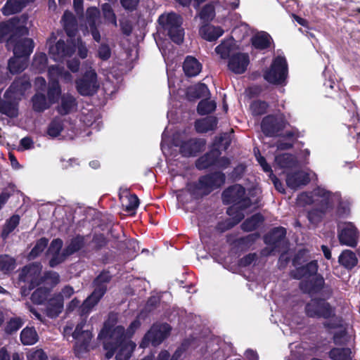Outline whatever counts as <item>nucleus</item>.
Here are the masks:
<instances>
[{"label": "nucleus", "mask_w": 360, "mask_h": 360, "mask_svg": "<svg viewBox=\"0 0 360 360\" xmlns=\"http://www.w3.org/2000/svg\"><path fill=\"white\" fill-rule=\"evenodd\" d=\"M171 327L167 323L153 324L143 337L140 347L145 348L151 343L153 346L159 345L169 334Z\"/></svg>", "instance_id": "16"}, {"label": "nucleus", "mask_w": 360, "mask_h": 360, "mask_svg": "<svg viewBox=\"0 0 360 360\" xmlns=\"http://www.w3.org/2000/svg\"><path fill=\"white\" fill-rule=\"evenodd\" d=\"M41 267L38 264H30L22 269L19 274V282L30 283L29 288L25 285L21 286L20 293L22 296H27L30 291L34 288Z\"/></svg>", "instance_id": "18"}, {"label": "nucleus", "mask_w": 360, "mask_h": 360, "mask_svg": "<svg viewBox=\"0 0 360 360\" xmlns=\"http://www.w3.org/2000/svg\"><path fill=\"white\" fill-rule=\"evenodd\" d=\"M338 238L340 245L354 248L357 245L359 233L350 221H340L337 225Z\"/></svg>", "instance_id": "14"}, {"label": "nucleus", "mask_w": 360, "mask_h": 360, "mask_svg": "<svg viewBox=\"0 0 360 360\" xmlns=\"http://www.w3.org/2000/svg\"><path fill=\"white\" fill-rule=\"evenodd\" d=\"M48 58L44 53H36L32 63V68L37 72H44L47 66Z\"/></svg>", "instance_id": "50"}, {"label": "nucleus", "mask_w": 360, "mask_h": 360, "mask_svg": "<svg viewBox=\"0 0 360 360\" xmlns=\"http://www.w3.org/2000/svg\"><path fill=\"white\" fill-rule=\"evenodd\" d=\"M48 76L49 79H61L65 83L72 82L73 77L72 75L65 70L63 67L58 65H51L48 69Z\"/></svg>", "instance_id": "31"}, {"label": "nucleus", "mask_w": 360, "mask_h": 360, "mask_svg": "<svg viewBox=\"0 0 360 360\" xmlns=\"http://www.w3.org/2000/svg\"><path fill=\"white\" fill-rule=\"evenodd\" d=\"M23 35H11L8 45L13 46V54L17 57L28 58L32 53L34 44L32 39L21 38Z\"/></svg>", "instance_id": "19"}, {"label": "nucleus", "mask_w": 360, "mask_h": 360, "mask_svg": "<svg viewBox=\"0 0 360 360\" xmlns=\"http://www.w3.org/2000/svg\"><path fill=\"white\" fill-rule=\"evenodd\" d=\"M269 104L266 101L257 100L250 105V110L254 116H259L266 112Z\"/></svg>", "instance_id": "56"}, {"label": "nucleus", "mask_w": 360, "mask_h": 360, "mask_svg": "<svg viewBox=\"0 0 360 360\" xmlns=\"http://www.w3.org/2000/svg\"><path fill=\"white\" fill-rule=\"evenodd\" d=\"M59 32H53L47 40L49 53L55 61H63L71 57L75 52V45L70 40L65 41L60 38L58 39Z\"/></svg>", "instance_id": "7"}, {"label": "nucleus", "mask_w": 360, "mask_h": 360, "mask_svg": "<svg viewBox=\"0 0 360 360\" xmlns=\"http://www.w3.org/2000/svg\"><path fill=\"white\" fill-rule=\"evenodd\" d=\"M90 239L88 236L76 235L71 238L65 247V254L70 256L77 252L89 251Z\"/></svg>", "instance_id": "22"}, {"label": "nucleus", "mask_w": 360, "mask_h": 360, "mask_svg": "<svg viewBox=\"0 0 360 360\" xmlns=\"http://www.w3.org/2000/svg\"><path fill=\"white\" fill-rule=\"evenodd\" d=\"M180 134L174 135L172 141H169V136L167 133V129L162 134L161 149L164 155L170 160L173 155V148H179L180 153L183 156L191 157L195 156L200 153L205 145V141L202 139H190L187 141H183L179 139Z\"/></svg>", "instance_id": "2"}, {"label": "nucleus", "mask_w": 360, "mask_h": 360, "mask_svg": "<svg viewBox=\"0 0 360 360\" xmlns=\"http://www.w3.org/2000/svg\"><path fill=\"white\" fill-rule=\"evenodd\" d=\"M323 326L326 333L332 335L331 340L334 345L338 346L347 345L351 340L347 326L343 323L341 317L337 316L333 319L325 321Z\"/></svg>", "instance_id": "8"}, {"label": "nucleus", "mask_w": 360, "mask_h": 360, "mask_svg": "<svg viewBox=\"0 0 360 360\" xmlns=\"http://www.w3.org/2000/svg\"><path fill=\"white\" fill-rule=\"evenodd\" d=\"M184 73L188 77H195L202 70L201 63L193 56H187L183 64Z\"/></svg>", "instance_id": "34"}, {"label": "nucleus", "mask_w": 360, "mask_h": 360, "mask_svg": "<svg viewBox=\"0 0 360 360\" xmlns=\"http://www.w3.org/2000/svg\"><path fill=\"white\" fill-rule=\"evenodd\" d=\"M27 360H48V356L41 349H32L27 354Z\"/></svg>", "instance_id": "64"}, {"label": "nucleus", "mask_w": 360, "mask_h": 360, "mask_svg": "<svg viewBox=\"0 0 360 360\" xmlns=\"http://www.w3.org/2000/svg\"><path fill=\"white\" fill-rule=\"evenodd\" d=\"M285 120L282 114L267 115L263 118L261 128L263 133L268 136H274L285 127Z\"/></svg>", "instance_id": "20"}, {"label": "nucleus", "mask_w": 360, "mask_h": 360, "mask_svg": "<svg viewBox=\"0 0 360 360\" xmlns=\"http://www.w3.org/2000/svg\"><path fill=\"white\" fill-rule=\"evenodd\" d=\"M31 84L27 76L15 79L6 91V96H11L20 100L25 93L30 89Z\"/></svg>", "instance_id": "23"}, {"label": "nucleus", "mask_w": 360, "mask_h": 360, "mask_svg": "<svg viewBox=\"0 0 360 360\" xmlns=\"http://www.w3.org/2000/svg\"><path fill=\"white\" fill-rule=\"evenodd\" d=\"M24 7L21 0H8L2 8V13L5 15H10L21 11Z\"/></svg>", "instance_id": "47"}, {"label": "nucleus", "mask_w": 360, "mask_h": 360, "mask_svg": "<svg viewBox=\"0 0 360 360\" xmlns=\"http://www.w3.org/2000/svg\"><path fill=\"white\" fill-rule=\"evenodd\" d=\"M63 309V301L61 296L54 295L47 304L46 314L50 318H55L59 315Z\"/></svg>", "instance_id": "35"}, {"label": "nucleus", "mask_w": 360, "mask_h": 360, "mask_svg": "<svg viewBox=\"0 0 360 360\" xmlns=\"http://www.w3.org/2000/svg\"><path fill=\"white\" fill-rule=\"evenodd\" d=\"M216 13H219L217 11V5L214 3L213 4H209L205 5L201 10L199 15L200 19L208 22L214 18Z\"/></svg>", "instance_id": "53"}, {"label": "nucleus", "mask_w": 360, "mask_h": 360, "mask_svg": "<svg viewBox=\"0 0 360 360\" xmlns=\"http://www.w3.org/2000/svg\"><path fill=\"white\" fill-rule=\"evenodd\" d=\"M76 105V100L70 94L63 95L61 98V103L58 108V111L63 115L69 114L75 108Z\"/></svg>", "instance_id": "43"}, {"label": "nucleus", "mask_w": 360, "mask_h": 360, "mask_svg": "<svg viewBox=\"0 0 360 360\" xmlns=\"http://www.w3.org/2000/svg\"><path fill=\"white\" fill-rule=\"evenodd\" d=\"M214 3L217 5V11L218 13L224 12L221 14V16H224L230 9L238 8L239 0H217Z\"/></svg>", "instance_id": "48"}, {"label": "nucleus", "mask_w": 360, "mask_h": 360, "mask_svg": "<svg viewBox=\"0 0 360 360\" xmlns=\"http://www.w3.org/2000/svg\"><path fill=\"white\" fill-rule=\"evenodd\" d=\"M328 357L331 360H352L353 354L349 347H335L328 352Z\"/></svg>", "instance_id": "40"}, {"label": "nucleus", "mask_w": 360, "mask_h": 360, "mask_svg": "<svg viewBox=\"0 0 360 360\" xmlns=\"http://www.w3.org/2000/svg\"><path fill=\"white\" fill-rule=\"evenodd\" d=\"M298 161L295 156L290 153H283L275 156L274 167L275 170H281L283 173H289L297 168Z\"/></svg>", "instance_id": "24"}, {"label": "nucleus", "mask_w": 360, "mask_h": 360, "mask_svg": "<svg viewBox=\"0 0 360 360\" xmlns=\"http://www.w3.org/2000/svg\"><path fill=\"white\" fill-rule=\"evenodd\" d=\"M102 11L105 19L109 22L112 24L114 26H117L116 16L111 8V6L108 4H104L102 6Z\"/></svg>", "instance_id": "62"}, {"label": "nucleus", "mask_w": 360, "mask_h": 360, "mask_svg": "<svg viewBox=\"0 0 360 360\" xmlns=\"http://www.w3.org/2000/svg\"><path fill=\"white\" fill-rule=\"evenodd\" d=\"M332 195H338V198L331 200V208L337 203L336 214L340 218L347 217L350 214L349 202L347 200H342L339 193H332Z\"/></svg>", "instance_id": "37"}, {"label": "nucleus", "mask_w": 360, "mask_h": 360, "mask_svg": "<svg viewBox=\"0 0 360 360\" xmlns=\"http://www.w3.org/2000/svg\"><path fill=\"white\" fill-rule=\"evenodd\" d=\"M49 243V240L46 238H41L39 240H38L33 248L32 249L31 252L29 255L30 259H34L37 257L40 253H41L45 248L47 247Z\"/></svg>", "instance_id": "58"}, {"label": "nucleus", "mask_w": 360, "mask_h": 360, "mask_svg": "<svg viewBox=\"0 0 360 360\" xmlns=\"http://www.w3.org/2000/svg\"><path fill=\"white\" fill-rule=\"evenodd\" d=\"M81 120L86 126L96 131H99L103 125L100 114L97 110H91L86 114H83Z\"/></svg>", "instance_id": "36"}, {"label": "nucleus", "mask_w": 360, "mask_h": 360, "mask_svg": "<svg viewBox=\"0 0 360 360\" xmlns=\"http://www.w3.org/2000/svg\"><path fill=\"white\" fill-rule=\"evenodd\" d=\"M224 31L219 26L206 24L200 27L199 34L206 41H214L223 35Z\"/></svg>", "instance_id": "29"}, {"label": "nucleus", "mask_w": 360, "mask_h": 360, "mask_svg": "<svg viewBox=\"0 0 360 360\" xmlns=\"http://www.w3.org/2000/svg\"><path fill=\"white\" fill-rule=\"evenodd\" d=\"M286 184L287 186L293 190H296L298 188L307 185L309 181V175L307 172L298 170L295 172H289L286 176Z\"/></svg>", "instance_id": "25"}, {"label": "nucleus", "mask_w": 360, "mask_h": 360, "mask_svg": "<svg viewBox=\"0 0 360 360\" xmlns=\"http://www.w3.org/2000/svg\"><path fill=\"white\" fill-rule=\"evenodd\" d=\"M237 46L236 41L233 37L223 40L220 44L215 48L216 53L220 56L222 59H229L230 56L236 53Z\"/></svg>", "instance_id": "30"}, {"label": "nucleus", "mask_w": 360, "mask_h": 360, "mask_svg": "<svg viewBox=\"0 0 360 360\" xmlns=\"http://www.w3.org/2000/svg\"><path fill=\"white\" fill-rule=\"evenodd\" d=\"M100 17V11L96 7H91L86 11V21L89 26L96 25Z\"/></svg>", "instance_id": "63"}, {"label": "nucleus", "mask_w": 360, "mask_h": 360, "mask_svg": "<svg viewBox=\"0 0 360 360\" xmlns=\"http://www.w3.org/2000/svg\"><path fill=\"white\" fill-rule=\"evenodd\" d=\"M210 95L207 86L202 83L191 86L187 89V96L189 99L206 98Z\"/></svg>", "instance_id": "41"}, {"label": "nucleus", "mask_w": 360, "mask_h": 360, "mask_svg": "<svg viewBox=\"0 0 360 360\" xmlns=\"http://www.w3.org/2000/svg\"><path fill=\"white\" fill-rule=\"evenodd\" d=\"M62 21L68 35L71 37L70 28L75 25V19L73 14L70 11H65L62 17Z\"/></svg>", "instance_id": "60"}, {"label": "nucleus", "mask_w": 360, "mask_h": 360, "mask_svg": "<svg viewBox=\"0 0 360 360\" xmlns=\"http://www.w3.org/2000/svg\"><path fill=\"white\" fill-rule=\"evenodd\" d=\"M111 279L109 272H101L94 280V290L80 307L81 315L88 314L106 292L108 284Z\"/></svg>", "instance_id": "5"}, {"label": "nucleus", "mask_w": 360, "mask_h": 360, "mask_svg": "<svg viewBox=\"0 0 360 360\" xmlns=\"http://www.w3.org/2000/svg\"><path fill=\"white\" fill-rule=\"evenodd\" d=\"M23 324L22 320L19 317L12 318L7 323L5 331L8 334H11L20 329Z\"/></svg>", "instance_id": "61"}, {"label": "nucleus", "mask_w": 360, "mask_h": 360, "mask_svg": "<svg viewBox=\"0 0 360 360\" xmlns=\"http://www.w3.org/2000/svg\"><path fill=\"white\" fill-rule=\"evenodd\" d=\"M216 103L207 99L202 100L198 105V112L201 115H207L212 112L216 109Z\"/></svg>", "instance_id": "55"}, {"label": "nucleus", "mask_w": 360, "mask_h": 360, "mask_svg": "<svg viewBox=\"0 0 360 360\" xmlns=\"http://www.w3.org/2000/svg\"><path fill=\"white\" fill-rule=\"evenodd\" d=\"M61 94L59 82L57 79H49L48 89V97L50 103H55L58 101Z\"/></svg>", "instance_id": "52"}, {"label": "nucleus", "mask_w": 360, "mask_h": 360, "mask_svg": "<svg viewBox=\"0 0 360 360\" xmlns=\"http://www.w3.org/2000/svg\"><path fill=\"white\" fill-rule=\"evenodd\" d=\"M338 199V195H332V193L323 187H317L312 192V195L309 193H302L299 199L304 200L307 204L318 202L319 208L312 209L308 212V219L312 224L319 222L325 213L331 209V200Z\"/></svg>", "instance_id": "3"}, {"label": "nucleus", "mask_w": 360, "mask_h": 360, "mask_svg": "<svg viewBox=\"0 0 360 360\" xmlns=\"http://www.w3.org/2000/svg\"><path fill=\"white\" fill-rule=\"evenodd\" d=\"M112 331H110V328H108L105 324L103 328L101 330L100 333L98 334V338L101 340H105L103 342V348L105 350H106L105 353V359L109 360L111 359L114 354L116 350V346L115 345V340H112L110 338V333Z\"/></svg>", "instance_id": "28"}, {"label": "nucleus", "mask_w": 360, "mask_h": 360, "mask_svg": "<svg viewBox=\"0 0 360 360\" xmlns=\"http://www.w3.org/2000/svg\"><path fill=\"white\" fill-rule=\"evenodd\" d=\"M225 179L224 173L216 172L200 177L196 182L188 184L186 189L193 198L197 199L220 188L225 183Z\"/></svg>", "instance_id": "4"}, {"label": "nucleus", "mask_w": 360, "mask_h": 360, "mask_svg": "<svg viewBox=\"0 0 360 360\" xmlns=\"http://www.w3.org/2000/svg\"><path fill=\"white\" fill-rule=\"evenodd\" d=\"M288 75V67L285 56L278 55L270 68L264 73V78L270 84H285Z\"/></svg>", "instance_id": "9"}, {"label": "nucleus", "mask_w": 360, "mask_h": 360, "mask_svg": "<svg viewBox=\"0 0 360 360\" xmlns=\"http://www.w3.org/2000/svg\"><path fill=\"white\" fill-rule=\"evenodd\" d=\"M217 124V119L212 116L198 120L195 123V128L198 133H205L214 130Z\"/></svg>", "instance_id": "38"}, {"label": "nucleus", "mask_w": 360, "mask_h": 360, "mask_svg": "<svg viewBox=\"0 0 360 360\" xmlns=\"http://www.w3.org/2000/svg\"><path fill=\"white\" fill-rule=\"evenodd\" d=\"M220 153L219 150H212L201 156L196 161L195 165L198 169H205L212 165L217 164Z\"/></svg>", "instance_id": "33"}, {"label": "nucleus", "mask_w": 360, "mask_h": 360, "mask_svg": "<svg viewBox=\"0 0 360 360\" xmlns=\"http://www.w3.org/2000/svg\"><path fill=\"white\" fill-rule=\"evenodd\" d=\"M15 266V261L13 257L7 255L0 256V271L8 273L13 271Z\"/></svg>", "instance_id": "54"}, {"label": "nucleus", "mask_w": 360, "mask_h": 360, "mask_svg": "<svg viewBox=\"0 0 360 360\" xmlns=\"http://www.w3.org/2000/svg\"><path fill=\"white\" fill-rule=\"evenodd\" d=\"M158 22L174 43L180 44L183 41L184 30L181 26L182 18L179 15L173 12L163 13L160 15Z\"/></svg>", "instance_id": "6"}, {"label": "nucleus", "mask_w": 360, "mask_h": 360, "mask_svg": "<svg viewBox=\"0 0 360 360\" xmlns=\"http://www.w3.org/2000/svg\"><path fill=\"white\" fill-rule=\"evenodd\" d=\"M28 18L26 15H22L20 18L15 17L8 21L0 23V41L6 35H27L29 33L27 27Z\"/></svg>", "instance_id": "13"}, {"label": "nucleus", "mask_w": 360, "mask_h": 360, "mask_svg": "<svg viewBox=\"0 0 360 360\" xmlns=\"http://www.w3.org/2000/svg\"><path fill=\"white\" fill-rule=\"evenodd\" d=\"M318 271V264L316 261H311L305 266L297 268L294 274V277L297 279L308 278L316 274Z\"/></svg>", "instance_id": "39"}, {"label": "nucleus", "mask_w": 360, "mask_h": 360, "mask_svg": "<svg viewBox=\"0 0 360 360\" xmlns=\"http://www.w3.org/2000/svg\"><path fill=\"white\" fill-rule=\"evenodd\" d=\"M49 293L47 288H39L32 294L31 300L34 304H41L46 300Z\"/></svg>", "instance_id": "57"}, {"label": "nucleus", "mask_w": 360, "mask_h": 360, "mask_svg": "<svg viewBox=\"0 0 360 360\" xmlns=\"http://www.w3.org/2000/svg\"><path fill=\"white\" fill-rule=\"evenodd\" d=\"M20 340L25 345H32L38 340V335L34 328H25L20 333Z\"/></svg>", "instance_id": "46"}, {"label": "nucleus", "mask_w": 360, "mask_h": 360, "mask_svg": "<svg viewBox=\"0 0 360 360\" xmlns=\"http://www.w3.org/2000/svg\"><path fill=\"white\" fill-rule=\"evenodd\" d=\"M110 338L115 340L116 350V360H129L135 349L136 345L126 337L124 328L118 326L110 333Z\"/></svg>", "instance_id": "10"}, {"label": "nucleus", "mask_w": 360, "mask_h": 360, "mask_svg": "<svg viewBox=\"0 0 360 360\" xmlns=\"http://www.w3.org/2000/svg\"><path fill=\"white\" fill-rule=\"evenodd\" d=\"M122 203L126 210L130 212L135 210L139 207V200L136 195H129L125 198H122Z\"/></svg>", "instance_id": "59"}, {"label": "nucleus", "mask_w": 360, "mask_h": 360, "mask_svg": "<svg viewBox=\"0 0 360 360\" xmlns=\"http://www.w3.org/2000/svg\"><path fill=\"white\" fill-rule=\"evenodd\" d=\"M72 336L75 340V354L77 357L81 358L87 352L88 347L92 338L89 327L86 325V320H82L77 325L74 332L72 333Z\"/></svg>", "instance_id": "11"}, {"label": "nucleus", "mask_w": 360, "mask_h": 360, "mask_svg": "<svg viewBox=\"0 0 360 360\" xmlns=\"http://www.w3.org/2000/svg\"><path fill=\"white\" fill-rule=\"evenodd\" d=\"M305 312L309 317L323 319L326 321L337 317L335 307L323 299H312L306 304Z\"/></svg>", "instance_id": "12"}, {"label": "nucleus", "mask_w": 360, "mask_h": 360, "mask_svg": "<svg viewBox=\"0 0 360 360\" xmlns=\"http://www.w3.org/2000/svg\"><path fill=\"white\" fill-rule=\"evenodd\" d=\"M256 159L262 167L264 172L269 173V176L275 188L280 193H285V188L281 181L274 174L271 167L267 163L264 157L262 156L257 150V153L255 150Z\"/></svg>", "instance_id": "26"}, {"label": "nucleus", "mask_w": 360, "mask_h": 360, "mask_svg": "<svg viewBox=\"0 0 360 360\" xmlns=\"http://www.w3.org/2000/svg\"><path fill=\"white\" fill-rule=\"evenodd\" d=\"M20 223V216L18 214H14L11 217L8 219L6 220L2 231H1V237L4 239H6L9 234L13 232L15 228L18 226Z\"/></svg>", "instance_id": "49"}, {"label": "nucleus", "mask_w": 360, "mask_h": 360, "mask_svg": "<svg viewBox=\"0 0 360 360\" xmlns=\"http://www.w3.org/2000/svg\"><path fill=\"white\" fill-rule=\"evenodd\" d=\"M32 108L35 112H43L49 107V103L46 96L41 93H37L32 98Z\"/></svg>", "instance_id": "45"}, {"label": "nucleus", "mask_w": 360, "mask_h": 360, "mask_svg": "<svg viewBox=\"0 0 360 360\" xmlns=\"http://www.w3.org/2000/svg\"><path fill=\"white\" fill-rule=\"evenodd\" d=\"M75 84L78 93L85 96L95 94L100 87L97 74L93 69L86 71L82 77L76 80Z\"/></svg>", "instance_id": "15"}, {"label": "nucleus", "mask_w": 360, "mask_h": 360, "mask_svg": "<svg viewBox=\"0 0 360 360\" xmlns=\"http://www.w3.org/2000/svg\"><path fill=\"white\" fill-rule=\"evenodd\" d=\"M27 58L25 57L15 56L8 61V67L12 74H16L23 71L28 65Z\"/></svg>", "instance_id": "44"}, {"label": "nucleus", "mask_w": 360, "mask_h": 360, "mask_svg": "<svg viewBox=\"0 0 360 360\" xmlns=\"http://www.w3.org/2000/svg\"><path fill=\"white\" fill-rule=\"evenodd\" d=\"M338 262L345 270L350 271L357 266L359 259L352 250H344L340 254Z\"/></svg>", "instance_id": "27"}, {"label": "nucleus", "mask_w": 360, "mask_h": 360, "mask_svg": "<svg viewBox=\"0 0 360 360\" xmlns=\"http://www.w3.org/2000/svg\"><path fill=\"white\" fill-rule=\"evenodd\" d=\"M250 56L248 53L237 51L231 54L228 59V69L234 74H243L250 65Z\"/></svg>", "instance_id": "21"}, {"label": "nucleus", "mask_w": 360, "mask_h": 360, "mask_svg": "<svg viewBox=\"0 0 360 360\" xmlns=\"http://www.w3.org/2000/svg\"><path fill=\"white\" fill-rule=\"evenodd\" d=\"M271 40V36L267 32L260 31L252 35L251 43L255 49L263 51L270 46Z\"/></svg>", "instance_id": "32"}, {"label": "nucleus", "mask_w": 360, "mask_h": 360, "mask_svg": "<svg viewBox=\"0 0 360 360\" xmlns=\"http://www.w3.org/2000/svg\"><path fill=\"white\" fill-rule=\"evenodd\" d=\"M222 200L224 204H233L227 210V214L231 218L219 222L217 226L219 231L224 232L231 229L244 218V210L250 207L252 202L250 198L245 197V190L239 184H235L224 191Z\"/></svg>", "instance_id": "1"}, {"label": "nucleus", "mask_w": 360, "mask_h": 360, "mask_svg": "<svg viewBox=\"0 0 360 360\" xmlns=\"http://www.w3.org/2000/svg\"><path fill=\"white\" fill-rule=\"evenodd\" d=\"M63 130V120L60 117H55L48 124L46 134L51 139H55L60 135Z\"/></svg>", "instance_id": "42"}, {"label": "nucleus", "mask_w": 360, "mask_h": 360, "mask_svg": "<svg viewBox=\"0 0 360 360\" xmlns=\"http://www.w3.org/2000/svg\"><path fill=\"white\" fill-rule=\"evenodd\" d=\"M286 235V230L283 227L273 229L264 236V243L267 248L262 252L263 255H274L279 251V248L283 243Z\"/></svg>", "instance_id": "17"}, {"label": "nucleus", "mask_w": 360, "mask_h": 360, "mask_svg": "<svg viewBox=\"0 0 360 360\" xmlns=\"http://www.w3.org/2000/svg\"><path fill=\"white\" fill-rule=\"evenodd\" d=\"M263 221V217L259 214L252 215L247 219L242 224L241 228L245 231H252L259 226Z\"/></svg>", "instance_id": "51"}]
</instances>
